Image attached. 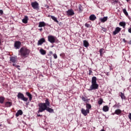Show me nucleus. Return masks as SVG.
<instances>
[{"mask_svg":"<svg viewBox=\"0 0 131 131\" xmlns=\"http://www.w3.org/2000/svg\"><path fill=\"white\" fill-rule=\"evenodd\" d=\"M10 61L11 63H13V66H15L16 68H20V66L16 65V63H17V57H10Z\"/></svg>","mask_w":131,"mask_h":131,"instance_id":"nucleus-6","label":"nucleus"},{"mask_svg":"<svg viewBox=\"0 0 131 131\" xmlns=\"http://www.w3.org/2000/svg\"><path fill=\"white\" fill-rule=\"evenodd\" d=\"M107 19H108L107 17H104L103 18L100 19V21L101 22H106Z\"/></svg>","mask_w":131,"mask_h":131,"instance_id":"nucleus-28","label":"nucleus"},{"mask_svg":"<svg viewBox=\"0 0 131 131\" xmlns=\"http://www.w3.org/2000/svg\"><path fill=\"white\" fill-rule=\"evenodd\" d=\"M31 5L34 10H38L39 8V4L37 2H32Z\"/></svg>","mask_w":131,"mask_h":131,"instance_id":"nucleus-7","label":"nucleus"},{"mask_svg":"<svg viewBox=\"0 0 131 131\" xmlns=\"http://www.w3.org/2000/svg\"><path fill=\"white\" fill-rule=\"evenodd\" d=\"M102 30L103 31H104V32H106V31H107V29L104 28H102Z\"/></svg>","mask_w":131,"mask_h":131,"instance_id":"nucleus-41","label":"nucleus"},{"mask_svg":"<svg viewBox=\"0 0 131 131\" xmlns=\"http://www.w3.org/2000/svg\"><path fill=\"white\" fill-rule=\"evenodd\" d=\"M75 14L74 11H73V9H71L67 11V15L69 16H73Z\"/></svg>","mask_w":131,"mask_h":131,"instance_id":"nucleus-9","label":"nucleus"},{"mask_svg":"<svg viewBox=\"0 0 131 131\" xmlns=\"http://www.w3.org/2000/svg\"><path fill=\"white\" fill-rule=\"evenodd\" d=\"M48 41L51 43H55V42L58 43V42H59L58 38L56 36L53 35H49L48 36Z\"/></svg>","mask_w":131,"mask_h":131,"instance_id":"nucleus-4","label":"nucleus"},{"mask_svg":"<svg viewBox=\"0 0 131 131\" xmlns=\"http://www.w3.org/2000/svg\"><path fill=\"white\" fill-rule=\"evenodd\" d=\"M83 46L85 48H88L89 46H90V44L89 43V41H88L86 40H84L83 41Z\"/></svg>","mask_w":131,"mask_h":131,"instance_id":"nucleus-17","label":"nucleus"},{"mask_svg":"<svg viewBox=\"0 0 131 131\" xmlns=\"http://www.w3.org/2000/svg\"><path fill=\"white\" fill-rule=\"evenodd\" d=\"M111 3L113 5H115V4H118V0H112Z\"/></svg>","mask_w":131,"mask_h":131,"instance_id":"nucleus-30","label":"nucleus"},{"mask_svg":"<svg viewBox=\"0 0 131 131\" xmlns=\"http://www.w3.org/2000/svg\"><path fill=\"white\" fill-rule=\"evenodd\" d=\"M26 95L28 97L29 101H31L32 100V95L28 92H26Z\"/></svg>","mask_w":131,"mask_h":131,"instance_id":"nucleus-14","label":"nucleus"},{"mask_svg":"<svg viewBox=\"0 0 131 131\" xmlns=\"http://www.w3.org/2000/svg\"><path fill=\"white\" fill-rule=\"evenodd\" d=\"M14 48L16 50H19L21 47V42L19 41H16L14 42Z\"/></svg>","mask_w":131,"mask_h":131,"instance_id":"nucleus-8","label":"nucleus"},{"mask_svg":"<svg viewBox=\"0 0 131 131\" xmlns=\"http://www.w3.org/2000/svg\"><path fill=\"white\" fill-rule=\"evenodd\" d=\"M37 116H38V117H40V116H42V115L37 114Z\"/></svg>","mask_w":131,"mask_h":131,"instance_id":"nucleus-45","label":"nucleus"},{"mask_svg":"<svg viewBox=\"0 0 131 131\" xmlns=\"http://www.w3.org/2000/svg\"><path fill=\"white\" fill-rule=\"evenodd\" d=\"M85 27H87V28H89L90 27V24H85Z\"/></svg>","mask_w":131,"mask_h":131,"instance_id":"nucleus-38","label":"nucleus"},{"mask_svg":"<svg viewBox=\"0 0 131 131\" xmlns=\"http://www.w3.org/2000/svg\"><path fill=\"white\" fill-rule=\"evenodd\" d=\"M128 31L129 32V33H131V28H130L128 30Z\"/></svg>","mask_w":131,"mask_h":131,"instance_id":"nucleus-43","label":"nucleus"},{"mask_svg":"<svg viewBox=\"0 0 131 131\" xmlns=\"http://www.w3.org/2000/svg\"><path fill=\"white\" fill-rule=\"evenodd\" d=\"M114 107H116V108H119L120 107V105L119 104H115Z\"/></svg>","mask_w":131,"mask_h":131,"instance_id":"nucleus-35","label":"nucleus"},{"mask_svg":"<svg viewBox=\"0 0 131 131\" xmlns=\"http://www.w3.org/2000/svg\"><path fill=\"white\" fill-rule=\"evenodd\" d=\"M12 102H10V101H7L5 103V106L6 107H11V106L12 105Z\"/></svg>","mask_w":131,"mask_h":131,"instance_id":"nucleus-23","label":"nucleus"},{"mask_svg":"<svg viewBox=\"0 0 131 131\" xmlns=\"http://www.w3.org/2000/svg\"><path fill=\"white\" fill-rule=\"evenodd\" d=\"M119 25H120V26H122L123 28H125V26L126 25V24H125V22L124 21H121L119 23Z\"/></svg>","mask_w":131,"mask_h":131,"instance_id":"nucleus-22","label":"nucleus"},{"mask_svg":"<svg viewBox=\"0 0 131 131\" xmlns=\"http://www.w3.org/2000/svg\"><path fill=\"white\" fill-rule=\"evenodd\" d=\"M39 30L40 31H42V28L39 29Z\"/></svg>","mask_w":131,"mask_h":131,"instance_id":"nucleus-46","label":"nucleus"},{"mask_svg":"<svg viewBox=\"0 0 131 131\" xmlns=\"http://www.w3.org/2000/svg\"><path fill=\"white\" fill-rule=\"evenodd\" d=\"M30 54V50L26 47H22L18 51V55L20 56L23 59L27 58Z\"/></svg>","mask_w":131,"mask_h":131,"instance_id":"nucleus-2","label":"nucleus"},{"mask_svg":"<svg viewBox=\"0 0 131 131\" xmlns=\"http://www.w3.org/2000/svg\"><path fill=\"white\" fill-rule=\"evenodd\" d=\"M121 95H120V97H121L122 100H125V96H124V94L122 93V92H120Z\"/></svg>","mask_w":131,"mask_h":131,"instance_id":"nucleus-26","label":"nucleus"},{"mask_svg":"<svg viewBox=\"0 0 131 131\" xmlns=\"http://www.w3.org/2000/svg\"><path fill=\"white\" fill-rule=\"evenodd\" d=\"M123 12L124 13V14L126 15V16H128V13H127V11H126V9H124L123 10Z\"/></svg>","mask_w":131,"mask_h":131,"instance_id":"nucleus-32","label":"nucleus"},{"mask_svg":"<svg viewBox=\"0 0 131 131\" xmlns=\"http://www.w3.org/2000/svg\"><path fill=\"white\" fill-rule=\"evenodd\" d=\"M3 13H4V11H3L2 10H0V14H1V15H3Z\"/></svg>","mask_w":131,"mask_h":131,"instance_id":"nucleus-42","label":"nucleus"},{"mask_svg":"<svg viewBox=\"0 0 131 131\" xmlns=\"http://www.w3.org/2000/svg\"><path fill=\"white\" fill-rule=\"evenodd\" d=\"M43 42H46V39H45L44 38H41L38 41L37 45L38 46H41Z\"/></svg>","mask_w":131,"mask_h":131,"instance_id":"nucleus-12","label":"nucleus"},{"mask_svg":"<svg viewBox=\"0 0 131 131\" xmlns=\"http://www.w3.org/2000/svg\"><path fill=\"white\" fill-rule=\"evenodd\" d=\"M50 103L49 101V99L46 98L45 100V103H39L38 104V113H40L43 112V111H48L49 113H53L54 112V110L52 109L50 107Z\"/></svg>","mask_w":131,"mask_h":131,"instance_id":"nucleus-1","label":"nucleus"},{"mask_svg":"<svg viewBox=\"0 0 131 131\" xmlns=\"http://www.w3.org/2000/svg\"><path fill=\"white\" fill-rule=\"evenodd\" d=\"M128 117L130 120H131V113H129V115H128Z\"/></svg>","mask_w":131,"mask_h":131,"instance_id":"nucleus-39","label":"nucleus"},{"mask_svg":"<svg viewBox=\"0 0 131 131\" xmlns=\"http://www.w3.org/2000/svg\"><path fill=\"white\" fill-rule=\"evenodd\" d=\"M123 41H124V42H126V40H125V38L123 39Z\"/></svg>","mask_w":131,"mask_h":131,"instance_id":"nucleus-44","label":"nucleus"},{"mask_svg":"<svg viewBox=\"0 0 131 131\" xmlns=\"http://www.w3.org/2000/svg\"><path fill=\"white\" fill-rule=\"evenodd\" d=\"M23 114V112L22 111V110H18V111L17 112V113H16L15 116H16V117H19V116L22 115Z\"/></svg>","mask_w":131,"mask_h":131,"instance_id":"nucleus-15","label":"nucleus"},{"mask_svg":"<svg viewBox=\"0 0 131 131\" xmlns=\"http://www.w3.org/2000/svg\"><path fill=\"white\" fill-rule=\"evenodd\" d=\"M23 23H24L25 24H27L28 22V16H25V17L24 19L22 20Z\"/></svg>","mask_w":131,"mask_h":131,"instance_id":"nucleus-16","label":"nucleus"},{"mask_svg":"<svg viewBox=\"0 0 131 131\" xmlns=\"http://www.w3.org/2000/svg\"><path fill=\"white\" fill-rule=\"evenodd\" d=\"M4 101H5V98L3 96H0V103L1 104H3Z\"/></svg>","mask_w":131,"mask_h":131,"instance_id":"nucleus-27","label":"nucleus"},{"mask_svg":"<svg viewBox=\"0 0 131 131\" xmlns=\"http://www.w3.org/2000/svg\"><path fill=\"white\" fill-rule=\"evenodd\" d=\"M78 9H79V11L80 12V13H81L82 12V6H81V5H79L78 6Z\"/></svg>","mask_w":131,"mask_h":131,"instance_id":"nucleus-29","label":"nucleus"},{"mask_svg":"<svg viewBox=\"0 0 131 131\" xmlns=\"http://www.w3.org/2000/svg\"><path fill=\"white\" fill-rule=\"evenodd\" d=\"M129 1H130V0H126V2H127V3H128V2H129Z\"/></svg>","mask_w":131,"mask_h":131,"instance_id":"nucleus-48","label":"nucleus"},{"mask_svg":"<svg viewBox=\"0 0 131 131\" xmlns=\"http://www.w3.org/2000/svg\"><path fill=\"white\" fill-rule=\"evenodd\" d=\"M92 84L90 86V89L88 91H93L94 90H98L99 89V84L97 83V77H93L92 78Z\"/></svg>","mask_w":131,"mask_h":131,"instance_id":"nucleus-3","label":"nucleus"},{"mask_svg":"<svg viewBox=\"0 0 131 131\" xmlns=\"http://www.w3.org/2000/svg\"><path fill=\"white\" fill-rule=\"evenodd\" d=\"M86 110H89L90 111V109L92 108V105L89 103H86Z\"/></svg>","mask_w":131,"mask_h":131,"instance_id":"nucleus-25","label":"nucleus"},{"mask_svg":"<svg viewBox=\"0 0 131 131\" xmlns=\"http://www.w3.org/2000/svg\"><path fill=\"white\" fill-rule=\"evenodd\" d=\"M92 73H93V71H92V70H89V75H91V74H92Z\"/></svg>","mask_w":131,"mask_h":131,"instance_id":"nucleus-40","label":"nucleus"},{"mask_svg":"<svg viewBox=\"0 0 131 131\" xmlns=\"http://www.w3.org/2000/svg\"><path fill=\"white\" fill-rule=\"evenodd\" d=\"M53 57L54 59H57V58H58V56H57V54L56 53L53 54Z\"/></svg>","mask_w":131,"mask_h":131,"instance_id":"nucleus-36","label":"nucleus"},{"mask_svg":"<svg viewBox=\"0 0 131 131\" xmlns=\"http://www.w3.org/2000/svg\"><path fill=\"white\" fill-rule=\"evenodd\" d=\"M81 99L82 100V101H83V102H87L88 101V99L85 98L84 97L82 96L81 97Z\"/></svg>","mask_w":131,"mask_h":131,"instance_id":"nucleus-34","label":"nucleus"},{"mask_svg":"<svg viewBox=\"0 0 131 131\" xmlns=\"http://www.w3.org/2000/svg\"><path fill=\"white\" fill-rule=\"evenodd\" d=\"M100 131H105L104 129H101Z\"/></svg>","mask_w":131,"mask_h":131,"instance_id":"nucleus-49","label":"nucleus"},{"mask_svg":"<svg viewBox=\"0 0 131 131\" xmlns=\"http://www.w3.org/2000/svg\"><path fill=\"white\" fill-rule=\"evenodd\" d=\"M104 51V49L101 48V49H100L99 50V52L100 54V56L102 57V55H103V51Z\"/></svg>","mask_w":131,"mask_h":131,"instance_id":"nucleus-33","label":"nucleus"},{"mask_svg":"<svg viewBox=\"0 0 131 131\" xmlns=\"http://www.w3.org/2000/svg\"><path fill=\"white\" fill-rule=\"evenodd\" d=\"M53 47H54V46H52L51 47V48H53Z\"/></svg>","mask_w":131,"mask_h":131,"instance_id":"nucleus-50","label":"nucleus"},{"mask_svg":"<svg viewBox=\"0 0 131 131\" xmlns=\"http://www.w3.org/2000/svg\"><path fill=\"white\" fill-rule=\"evenodd\" d=\"M121 31V28L120 27H116L115 29V31L113 32V35H116L118 33H119L120 31Z\"/></svg>","mask_w":131,"mask_h":131,"instance_id":"nucleus-11","label":"nucleus"},{"mask_svg":"<svg viewBox=\"0 0 131 131\" xmlns=\"http://www.w3.org/2000/svg\"><path fill=\"white\" fill-rule=\"evenodd\" d=\"M102 110L104 111V112H107L109 111V107H108L107 105H105L103 107Z\"/></svg>","mask_w":131,"mask_h":131,"instance_id":"nucleus-20","label":"nucleus"},{"mask_svg":"<svg viewBox=\"0 0 131 131\" xmlns=\"http://www.w3.org/2000/svg\"><path fill=\"white\" fill-rule=\"evenodd\" d=\"M122 111L120 110V109H117L115 111V114H116L117 115H120Z\"/></svg>","mask_w":131,"mask_h":131,"instance_id":"nucleus-21","label":"nucleus"},{"mask_svg":"<svg viewBox=\"0 0 131 131\" xmlns=\"http://www.w3.org/2000/svg\"><path fill=\"white\" fill-rule=\"evenodd\" d=\"M98 104H99V105H102V104H103V99L100 98L98 101Z\"/></svg>","mask_w":131,"mask_h":131,"instance_id":"nucleus-31","label":"nucleus"},{"mask_svg":"<svg viewBox=\"0 0 131 131\" xmlns=\"http://www.w3.org/2000/svg\"><path fill=\"white\" fill-rule=\"evenodd\" d=\"M45 26H46L45 21H40L39 23L38 27H45Z\"/></svg>","mask_w":131,"mask_h":131,"instance_id":"nucleus-19","label":"nucleus"},{"mask_svg":"<svg viewBox=\"0 0 131 131\" xmlns=\"http://www.w3.org/2000/svg\"><path fill=\"white\" fill-rule=\"evenodd\" d=\"M17 97L18 99H20L22 101H24V102H27L28 101V98L25 97V96H24V94L20 92L18 93Z\"/></svg>","mask_w":131,"mask_h":131,"instance_id":"nucleus-5","label":"nucleus"},{"mask_svg":"<svg viewBox=\"0 0 131 131\" xmlns=\"http://www.w3.org/2000/svg\"><path fill=\"white\" fill-rule=\"evenodd\" d=\"M81 112L84 116H86L89 113H90V111L88 110H84L83 108H82L81 110Z\"/></svg>","mask_w":131,"mask_h":131,"instance_id":"nucleus-10","label":"nucleus"},{"mask_svg":"<svg viewBox=\"0 0 131 131\" xmlns=\"http://www.w3.org/2000/svg\"><path fill=\"white\" fill-rule=\"evenodd\" d=\"M51 18L53 20L54 22H56L57 24H59V21H58V19H57V17H55L54 16L51 15Z\"/></svg>","mask_w":131,"mask_h":131,"instance_id":"nucleus-18","label":"nucleus"},{"mask_svg":"<svg viewBox=\"0 0 131 131\" xmlns=\"http://www.w3.org/2000/svg\"><path fill=\"white\" fill-rule=\"evenodd\" d=\"M89 19L91 21H95L97 19V17L94 14H91L89 17Z\"/></svg>","mask_w":131,"mask_h":131,"instance_id":"nucleus-13","label":"nucleus"},{"mask_svg":"<svg viewBox=\"0 0 131 131\" xmlns=\"http://www.w3.org/2000/svg\"><path fill=\"white\" fill-rule=\"evenodd\" d=\"M129 45H131V40H130L128 42Z\"/></svg>","mask_w":131,"mask_h":131,"instance_id":"nucleus-47","label":"nucleus"},{"mask_svg":"<svg viewBox=\"0 0 131 131\" xmlns=\"http://www.w3.org/2000/svg\"><path fill=\"white\" fill-rule=\"evenodd\" d=\"M53 55V51H50L48 56H51Z\"/></svg>","mask_w":131,"mask_h":131,"instance_id":"nucleus-37","label":"nucleus"},{"mask_svg":"<svg viewBox=\"0 0 131 131\" xmlns=\"http://www.w3.org/2000/svg\"><path fill=\"white\" fill-rule=\"evenodd\" d=\"M39 52H40L41 55H46V54H47V51H46V50H45L42 49H40Z\"/></svg>","mask_w":131,"mask_h":131,"instance_id":"nucleus-24","label":"nucleus"}]
</instances>
